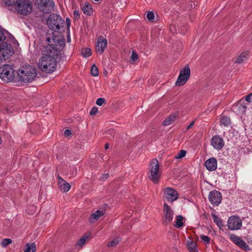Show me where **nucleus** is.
Listing matches in <instances>:
<instances>
[{
    "label": "nucleus",
    "instance_id": "7ed1b4c3",
    "mask_svg": "<svg viewBox=\"0 0 252 252\" xmlns=\"http://www.w3.org/2000/svg\"><path fill=\"white\" fill-rule=\"evenodd\" d=\"M47 24L49 28L55 32L64 31V21L63 18L57 14L49 15L47 20Z\"/></svg>",
    "mask_w": 252,
    "mask_h": 252
},
{
    "label": "nucleus",
    "instance_id": "c03bdc74",
    "mask_svg": "<svg viewBox=\"0 0 252 252\" xmlns=\"http://www.w3.org/2000/svg\"><path fill=\"white\" fill-rule=\"evenodd\" d=\"M74 18L75 20H77L80 18L79 12L78 10H74L73 11Z\"/></svg>",
    "mask_w": 252,
    "mask_h": 252
},
{
    "label": "nucleus",
    "instance_id": "ddd939ff",
    "mask_svg": "<svg viewBox=\"0 0 252 252\" xmlns=\"http://www.w3.org/2000/svg\"><path fill=\"white\" fill-rule=\"evenodd\" d=\"M174 213L170 207L166 203L163 205V223L167 225L173 220Z\"/></svg>",
    "mask_w": 252,
    "mask_h": 252
},
{
    "label": "nucleus",
    "instance_id": "6ab92c4d",
    "mask_svg": "<svg viewBox=\"0 0 252 252\" xmlns=\"http://www.w3.org/2000/svg\"><path fill=\"white\" fill-rule=\"evenodd\" d=\"M58 184L61 190L63 192L68 191L70 189V185L65 181L59 175H58Z\"/></svg>",
    "mask_w": 252,
    "mask_h": 252
},
{
    "label": "nucleus",
    "instance_id": "8fccbe9b",
    "mask_svg": "<svg viewBox=\"0 0 252 252\" xmlns=\"http://www.w3.org/2000/svg\"><path fill=\"white\" fill-rule=\"evenodd\" d=\"M30 209H31V210H32H32L33 211H35V207L34 206H31L29 208H28L27 209L26 211L29 214L32 213V212H30Z\"/></svg>",
    "mask_w": 252,
    "mask_h": 252
},
{
    "label": "nucleus",
    "instance_id": "49530a36",
    "mask_svg": "<svg viewBox=\"0 0 252 252\" xmlns=\"http://www.w3.org/2000/svg\"><path fill=\"white\" fill-rule=\"evenodd\" d=\"M109 176V175L108 173L104 174L100 177V180H102V181L105 180L107 179L108 178Z\"/></svg>",
    "mask_w": 252,
    "mask_h": 252
},
{
    "label": "nucleus",
    "instance_id": "f8f14e48",
    "mask_svg": "<svg viewBox=\"0 0 252 252\" xmlns=\"http://www.w3.org/2000/svg\"><path fill=\"white\" fill-rule=\"evenodd\" d=\"M208 198L210 202L213 206H218L222 200L221 193L216 190H212L210 192Z\"/></svg>",
    "mask_w": 252,
    "mask_h": 252
},
{
    "label": "nucleus",
    "instance_id": "5fc2aeb1",
    "mask_svg": "<svg viewBox=\"0 0 252 252\" xmlns=\"http://www.w3.org/2000/svg\"><path fill=\"white\" fill-rule=\"evenodd\" d=\"M1 143H2V140H1V137H0V144H1Z\"/></svg>",
    "mask_w": 252,
    "mask_h": 252
},
{
    "label": "nucleus",
    "instance_id": "a878e982",
    "mask_svg": "<svg viewBox=\"0 0 252 252\" xmlns=\"http://www.w3.org/2000/svg\"><path fill=\"white\" fill-rule=\"evenodd\" d=\"M81 54L84 58H87L92 55V51L90 48H83L81 50Z\"/></svg>",
    "mask_w": 252,
    "mask_h": 252
},
{
    "label": "nucleus",
    "instance_id": "4468645a",
    "mask_svg": "<svg viewBox=\"0 0 252 252\" xmlns=\"http://www.w3.org/2000/svg\"><path fill=\"white\" fill-rule=\"evenodd\" d=\"M231 109L237 115H243L246 111L247 106L244 103V101L241 99L233 105Z\"/></svg>",
    "mask_w": 252,
    "mask_h": 252
},
{
    "label": "nucleus",
    "instance_id": "58836bf2",
    "mask_svg": "<svg viewBox=\"0 0 252 252\" xmlns=\"http://www.w3.org/2000/svg\"><path fill=\"white\" fill-rule=\"evenodd\" d=\"M147 19L151 21H153L155 18V15L153 12L149 11L147 14Z\"/></svg>",
    "mask_w": 252,
    "mask_h": 252
},
{
    "label": "nucleus",
    "instance_id": "9d476101",
    "mask_svg": "<svg viewBox=\"0 0 252 252\" xmlns=\"http://www.w3.org/2000/svg\"><path fill=\"white\" fill-rule=\"evenodd\" d=\"M14 53L12 46L7 43H4L2 48L0 46V57L3 60L9 59Z\"/></svg>",
    "mask_w": 252,
    "mask_h": 252
},
{
    "label": "nucleus",
    "instance_id": "f704fd0d",
    "mask_svg": "<svg viewBox=\"0 0 252 252\" xmlns=\"http://www.w3.org/2000/svg\"><path fill=\"white\" fill-rule=\"evenodd\" d=\"M89 236L84 235L83 237L79 239L77 242V245H79L81 247L84 245L86 242V239L88 238Z\"/></svg>",
    "mask_w": 252,
    "mask_h": 252
},
{
    "label": "nucleus",
    "instance_id": "a211bd4d",
    "mask_svg": "<svg viewBox=\"0 0 252 252\" xmlns=\"http://www.w3.org/2000/svg\"><path fill=\"white\" fill-rule=\"evenodd\" d=\"M105 213V210L102 209L101 210H97L94 213L91 215L89 218V221L90 223H94L100 217L104 215Z\"/></svg>",
    "mask_w": 252,
    "mask_h": 252
},
{
    "label": "nucleus",
    "instance_id": "a19ab883",
    "mask_svg": "<svg viewBox=\"0 0 252 252\" xmlns=\"http://www.w3.org/2000/svg\"><path fill=\"white\" fill-rule=\"evenodd\" d=\"M4 2V3L8 5V6H11L13 5L14 4H15V2L17 0H3Z\"/></svg>",
    "mask_w": 252,
    "mask_h": 252
},
{
    "label": "nucleus",
    "instance_id": "393cba45",
    "mask_svg": "<svg viewBox=\"0 0 252 252\" xmlns=\"http://www.w3.org/2000/svg\"><path fill=\"white\" fill-rule=\"evenodd\" d=\"M183 217L181 215L176 217V224L174 225L175 227L179 228L184 225L183 222Z\"/></svg>",
    "mask_w": 252,
    "mask_h": 252
},
{
    "label": "nucleus",
    "instance_id": "6e6552de",
    "mask_svg": "<svg viewBox=\"0 0 252 252\" xmlns=\"http://www.w3.org/2000/svg\"><path fill=\"white\" fill-rule=\"evenodd\" d=\"M190 75V68L188 65H186L183 69L180 70L179 75L176 82V85L179 86L184 85L189 78Z\"/></svg>",
    "mask_w": 252,
    "mask_h": 252
},
{
    "label": "nucleus",
    "instance_id": "6e6d98bb",
    "mask_svg": "<svg viewBox=\"0 0 252 252\" xmlns=\"http://www.w3.org/2000/svg\"><path fill=\"white\" fill-rule=\"evenodd\" d=\"M94 1L95 2H98V1H99L100 0H94Z\"/></svg>",
    "mask_w": 252,
    "mask_h": 252
},
{
    "label": "nucleus",
    "instance_id": "603ef678",
    "mask_svg": "<svg viewBox=\"0 0 252 252\" xmlns=\"http://www.w3.org/2000/svg\"><path fill=\"white\" fill-rule=\"evenodd\" d=\"M109 147V144L108 143H106L105 145V149L106 150L108 149Z\"/></svg>",
    "mask_w": 252,
    "mask_h": 252
},
{
    "label": "nucleus",
    "instance_id": "5701e85b",
    "mask_svg": "<svg viewBox=\"0 0 252 252\" xmlns=\"http://www.w3.org/2000/svg\"><path fill=\"white\" fill-rule=\"evenodd\" d=\"M176 115L174 114H171L169 115L164 121L162 122V125L163 126H168L172 123H173L176 118Z\"/></svg>",
    "mask_w": 252,
    "mask_h": 252
},
{
    "label": "nucleus",
    "instance_id": "37998d69",
    "mask_svg": "<svg viewBox=\"0 0 252 252\" xmlns=\"http://www.w3.org/2000/svg\"><path fill=\"white\" fill-rule=\"evenodd\" d=\"M97 108L96 107H93L90 112V114L91 115H95L97 113Z\"/></svg>",
    "mask_w": 252,
    "mask_h": 252
},
{
    "label": "nucleus",
    "instance_id": "1a4fd4ad",
    "mask_svg": "<svg viewBox=\"0 0 252 252\" xmlns=\"http://www.w3.org/2000/svg\"><path fill=\"white\" fill-rule=\"evenodd\" d=\"M242 225V221L240 218L236 216L229 217L227 220V227L231 230H239Z\"/></svg>",
    "mask_w": 252,
    "mask_h": 252
},
{
    "label": "nucleus",
    "instance_id": "4c0bfd02",
    "mask_svg": "<svg viewBox=\"0 0 252 252\" xmlns=\"http://www.w3.org/2000/svg\"><path fill=\"white\" fill-rule=\"evenodd\" d=\"M5 39L6 37L4 33V30L0 28V43L3 42Z\"/></svg>",
    "mask_w": 252,
    "mask_h": 252
},
{
    "label": "nucleus",
    "instance_id": "bb28decb",
    "mask_svg": "<svg viewBox=\"0 0 252 252\" xmlns=\"http://www.w3.org/2000/svg\"><path fill=\"white\" fill-rule=\"evenodd\" d=\"M237 246H238L239 247H240L241 248L245 251H248L251 250L249 245L242 239L240 241Z\"/></svg>",
    "mask_w": 252,
    "mask_h": 252
},
{
    "label": "nucleus",
    "instance_id": "473e14b6",
    "mask_svg": "<svg viewBox=\"0 0 252 252\" xmlns=\"http://www.w3.org/2000/svg\"><path fill=\"white\" fill-rule=\"evenodd\" d=\"M91 74L93 76H97L98 75L99 72L97 67L95 64L92 65L91 70Z\"/></svg>",
    "mask_w": 252,
    "mask_h": 252
},
{
    "label": "nucleus",
    "instance_id": "2f4dec72",
    "mask_svg": "<svg viewBox=\"0 0 252 252\" xmlns=\"http://www.w3.org/2000/svg\"><path fill=\"white\" fill-rule=\"evenodd\" d=\"M116 134V131L114 129L111 128L106 131V135L108 138L111 139L114 137Z\"/></svg>",
    "mask_w": 252,
    "mask_h": 252
},
{
    "label": "nucleus",
    "instance_id": "2eb2a0df",
    "mask_svg": "<svg viewBox=\"0 0 252 252\" xmlns=\"http://www.w3.org/2000/svg\"><path fill=\"white\" fill-rule=\"evenodd\" d=\"M211 144L214 148L218 151L222 149L224 145L223 139L218 135L214 136L212 138Z\"/></svg>",
    "mask_w": 252,
    "mask_h": 252
},
{
    "label": "nucleus",
    "instance_id": "09e8293b",
    "mask_svg": "<svg viewBox=\"0 0 252 252\" xmlns=\"http://www.w3.org/2000/svg\"><path fill=\"white\" fill-rule=\"evenodd\" d=\"M64 133L65 136L68 137L71 135V131L70 130L67 129L65 130Z\"/></svg>",
    "mask_w": 252,
    "mask_h": 252
},
{
    "label": "nucleus",
    "instance_id": "423d86ee",
    "mask_svg": "<svg viewBox=\"0 0 252 252\" xmlns=\"http://www.w3.org/2000/svg\"><path fill=\"white\" fill-rule=\"evenodd\" d=\"M150 174L149 178L155 183L158 182L160 177L159 169V163L157 159L152 160L150 165Z\"/></svg>",
    "mask_w": 252,
    "mask_h": 252
},
{
    "label": "nucleus",
    "instance_id": "b1692460",
    "mask_svg": "<svg viewBox=\"0 0 252 252\" xmlns=\"http://www.w3.org/2000/svg\"><path fill=\"white\" fill-rule=\"evenodd\" d=\"M84 13L87 15H91L93 12L92 6L88 3H86L82 8Z\"/></svg>",
    "mask_w": 252,
    "mask_h": 252
},
{
    "label": "nucleus",
    "instance_id": "f03ea898",
    "mask_svg": "<svg viewBox=\"0 0 252 252\" xmlns=\"http://www.w3.org/2000/svg\"><path fill=\"white\" fill-rule=\"evenodd\" d=\"M18 75L21 81L28 83L32 82L36 78V69L32 65H25L18 70Z\"/></svg>",
    "mask_w": 252,
    "mask_h": 252
},
{
    "label": "nucleus",
    "instance_id": "3c124183",
    "mask_svg": "<svg viewBox=\"0 0 252 252\" xmlns=\"http://www.w3.org/2000/svg\"><path fill=\"white\" fill-rule=\"evenodd\" d=\"M194 121H192L191 122L190 124L187 127V129H189L190 128H191L194 125Z\"/></svg>",
    "mask_w": 252,
    "mask_h": 252
},
{
    "label": "nucleus",
    "instance_id": "39448f33",
    "mask_svg": "<svg viewBox=\"0 0 252 252\" xmlns=\"http://www.w3.org/2000/svg\"><path fill=\"white\" fill-rule=\"evenodd\" d=\"M15 3L16 9L19 14L27 15L32 12V4L29 0H17Z\"/></svg>",
    "mask_w": 252,
    "mask_h": 252
},
{
    "label": "nucleus",
    "instance_id": "e433bc0d",
    "mask_svg": "<svg viewBox=\"0 0 252 252\" xmlns=\"http://www.w3.org/2000/svg\"><path fill=\"white\" fill-rule=\"evenodd\" d=\"M200 238L205 244H209L210 243V239L208 236L204 235H201L200 236Z\"/></svg>",
    "mask_w": 252,
    "mask_h": 252
},
{
    "label": "nucleus",
    "instance_id": "412c9836",
    "mask_svg": "<svg viewBox=\"0 0 252 252\" xmlns=\"http://www.w3.org/2000/svg\"><path fill=\"white\" fill-rule=\"evenodd\" d=\"M249 53L248 52H244L241 53L235 61V63H241L247 61L248 59Z\"/></svg>",
    "mask_w": 252,
    "mask_h": 252
},
{
    "label": "nucleus",
    "instance_id": "aec40b11",
    "mask_svg": "<svg viewBox=\"0 0 252 252\" xmlns=\"http://www.w3.org/2000/svg\"><path fill=\"white\" fill-rule=\"evenodd\" d=\"M187 246L189 252H198L197 244L195 242L188 240L187 242Z\"/></svg>",
    "mask_w": 252,
    "mask_h": 252
},
{
    "label": "nucleus",
    "instance_id": "0eeeda50",
    "mask_svg": "<svg viewBox=\"0 0 252 252\" xmlns=\"http://www.w3.org/2000/svg\"><path fill=\"white\" fill-rule=\"evenodd\" d=\"M35 4L40 11L45 13H50L55 6L53 0H36Z\"/></svg>",
    "mask_w": 252,
    "mask_h": 252
},
{
    "label": "nucleus",
    "instance_id": "dca6fc26",
    "mask_svg": "<svg viewBox=\"0 0 252 252\" xmlns=\"http://www.w3.org/2000/svg\"><path fill=\"white\" fill-rule=\"evenodd\" d=\"M107 45V41L106 39L101 38H98L97 40V44L95 47L96 52L102 54L106 48Z\"/></svg>",
    "mask_w": 252,
    "mask_h": 252
},
{
    "label": "nucleus",
    "instance_id": "20e7f679",
    "mask_svg": "<svg viewBox=\"0 0 252 252\" xmlns=\"http://www.w3.org/2000/svg\"><path fill=\"white\" fill-rule=\"evenodd\" d=\"M15 75V72L12 66L9 64H3L0 68V78L4 82H12Z\"/></svg>",
    "mask_w": 252,
    "mask_h": 252
},
{
    "label": "nucleus",
    "instance_id": "864d4df0",
    "mask_svg": "<svg viewBox=\"0 0 252 252\" xmlns=\"http://www.w3.org/2000/svg\"><path fill=\"white\" fill-rule=\"evenodd\" d=\"M47 41H48V42H49L50 41V38H49V37H47Z\"/></svg>",
    "mask_w": 252,
    "mask_h": 252
},
{
    "label": "nucleus",
    "instance_id": "c85d7f7f",
    "mask_svg": "<svg viewBox=\"0 0 252 252\" xmlns=\"http://www.w3.org/2000/svg\"><path fill=\"white\" fill-rule=\"evenodd\" d=\"M212 217L214 221L217 224L219 227H220L223 226L222 220L218 216L213 214Z\"/></svg>",
    "mask_w": 252,
    "mask_h": 252
},
{
    "label": "nucleus",
    "instance_id": "72a5a7b5",
    "mask_svg": "<svg viewBox=\"0 0 252 252\" xmlns=\"http://www.w3.org/2000/svg\"><path fill=\"white\" fill-rule=\"evenodd\" d=\"M186 151L184 150H181L177 155L175 156V158L176 159H180L184 157H185L186 155Z\"/></svg>",
    "mask_w": 252,
    "mask_h": 252
},
{
    "label": "nucleus",
    "instance_id": "ea45409f",
    "mask_svg": "<svg viewBox=\"0 0 252 252\" xmlns=\"http://www.w3.org/2000/svg\"><path fill=\"white\" fill-rule=\"evenodd\" d=\"M105 102V99L104 98L100 97L96 100V104L98 106H101Z\"/></svg>",
    "mask_w": 252,
    "mask_h": 252
},
{
    "label": "nucleus",
    "instance_id": "cd10ccee",
    "mask_svg": "<svg viewBox=\"0 0 252 252\" xmlns=\"http://www.w3.org/2000/svg\"><path fill=\"white\" fill-rule=\"evenodd\" d=\"M221 124L225 126H227L230 125V119L229 117L223 116L220 120Z\"/></svg>",
    "mask_w": 252,
    "mask_h": 252
},
{
    "label": "nucleus",
    "instance_id": "79ce46f5",
    "mask_svg": "<svg viewBox=\"0 0 252 252\" xmlns=\"http://www.w3.org/2000/svg\"><path fill=\"white\" fill-rule=\"evenodd\" d=\"M130 59L133 62L136 61L138 59V55L134 51H133L132 52V54H131Z\"/></svg>",
    "mask_w": 252,
    "mask_h": 252
},
{
    "label": "nucleus",
    "instance_id": "f257e3e1",
    "mask_svg": "<svg viewBox=\"0 0 252 252\" xmlns=\"http://www.w3.org/2000/svg\"><path fill=\"white\" fill-rule=\"evenodd\" d=\"M58 55V48L49 44L45 47L44 53L40 58L38 66L39 69L46 73H50L54 71L57 66V59Z\"/></svg>",
    "mask_w": 252,
    "mask_h": 252
},
{
    "label": "nucleus",
    "instance_id": "9b49d317",
    "mask_svg": "<svg viewBox=\"0 0 252 252\" xmlns=\"http://www.w3.org/2000/svg\"><path fill=\"white\" fill-rule=\"evenodd\" d=\"M178 197V193L174 189L166 188L163 192V198L169 202H173Z\"/></svg>",
    "mask_w": 252,
    "mask_h": 252
},
{
    "label": "nucleus",
    "instance_id": "de8ad7c7",
    "mask_svg": "<svg viewBox=\"0 0 252 252\" xmlns=\"http://www.w3.org/2000/svg\"><path fill=\"white\" fill-rule=\"evenodd\" d=\"M252 96V93L249 94H248L246 97L245 100L248 101V102H250L251 101V97Z\"/></svg>",
    "mask_w": 252,
    "mask_h": 252
},
{
    "label": "nucleus",
    "instance_id": "c9c22d12",
    "mask_svg": "<svg viewBox=\"0 0 252 252\" xmlns=\"http://www.w3.org/2000/svg\"><path fill=\"white\" fill-rule=\"evenodd\" d=\"M12 243V240L10 239L4 238L2 240L1 245L2 247H5Z\"/></svg>",
    "mask_w": 252,
    "mask_h": 252
},
{
    "label": "nucleus",
    "instance_id": "4be33fe9",
    "mask_svg": "<svg viewBox=\"0 0 252 252\" xmlns=\"http://www.w3.org/2000/svg\"><path fill=\"white\" fill-rule=\"evenodd\" d=\"M36 251V245L34 243H27L24 249V252H35Z\"/></svg>",
    "mask_w": 252,
    "mask_h": 252
},
{
    "label": "nucleus",
    "instance_id": "f3484780",
    "mask_svg": "<svg viewBox=\"0 0 252 252\" xmlns=\"http://www.w3.org/2000/svg\"><path fill=\"white\" fill-rule=\"evenodd\" d=\"M204 165L209 171H213L217 169V161L215 158H211L205 161Z\"/></svg>",
    "mask_w": 252,
    "mask_h": 252
},
{
    "label": "nucleus",
    "instance_id": "7c9ffc66",
    "mask_svg": "<svg viewBox=\"0 0 252 252\" xmlns=\"http://www.w3.org/2000/svg\"><path fill=\"white\" fill-rule=\"evenodd\" d=\"M230 240L234 243L236 245H238L241 238L234 234H231L230 235Z\"/></svg>",
    "mask_w": 252,
    "mask_h": 252
},
{
    "label": "nucleus",
    "instance_id": "c756f323",
    "mask_svg": "<svg viewBox=\"0 0 252 252\" xmlns=\"http://www.w3.org/2000/svg\"><path fill=\"white\" fill-rule=\"evenodd\" d=\"M119 242L120 240L119 238H117L109 242L107 244V246L109 248L115 247L119 244Z\"/></svg>",
    "mask_w": 252,
    "mask_h": 252
},
{
    "label": "nucleus",
    "instance_id": "a18cd8bd",
    "mask_svg": "<svg viewBox=\"0 0 252 252\" xmlns=\"http://www.w3.org/2000/svg\"><path fill=\"white\" fill-rule=\"evenodd\" d=\"M66 23L67 27V32H69V28L71 25V20L68 17L66 18Z\"/></svg>",
    "mask_w": 252,
    "mask_h": 252
}]
</instances>
